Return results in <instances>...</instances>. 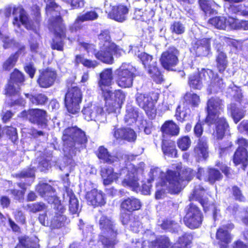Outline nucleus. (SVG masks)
<instances>
[{
  "label": "nucleus",
  "mask_w": 248,
  "mask_h": 248,
  "mask_svg": "<svg viewBox=\"0 0 248 248\" xmlns=\"http://www.w3.org/2000/svg\"><path fill=\"white\" fill-rule=\"evenodd\" d=\"M147 73L152 80L156 84H161L164 81L163 75L160 68L157 66L156 62L152 66H149Z\"/></svg>",
  "instance_id": "nucleus-38"
},
{
  "label": "nucleus",
  "mask_w": 248,
  "mask_h": 248,
  "mask_svg": "<svg viewBox=\"0 0 248 248\" xmlns=\"http://www.w3.org/2000/svg\"><path fill=\"white\" fill-rule=\"evenodd\" d=\"M153 95H155L153 92L148 94L138 93L136 98L138 105L144 110L148 117L151 120L155 119L156 115L155 104L157 98L153 99Z\"/></svg>",
  "instance_id": "nucleus-10"
},
{
  "label": "nucleus",
  "mask_w": 248,
  "mask_h": 248,
  "mask_svg": "<svg viewBox=\"0 0 248 248\" xmlns=\"http://www.w3.org/2000/svg\"><path fill=\"white\" fill-rule=\"evenodd\" d=\"M179 51L175 46H170L163 51L159 61L162 67L167 71H172L179 63Z\"/></svg>",
  "instance_id": "nucleus-13"
},
{
  "label": "nucleus",
  "mask_w": 248,
  "mask_h": 248,
  "mask_svg": "<svg viewBox=\"0 0 248 248\" xmlns=\"http://www.w3.org/2000/svg\"><path fill=\"white\" fill-rule=\"evenodd\" d=\"M193 151L196 156L206 159L209 156V148L207 139L206 138L198 139Z\"/></svg>",
  "instance_id": "nucleus-28"
},
{
  "label": "nucleus",
  "mask_w": 248,
  "mask_h": 248,
  "mask_svg": "<svg viewBox=\"0 0 248 248\" xmlns=\"http://www.w3.org/2000/svg\"><path fill=\"white\" fill-rule=\"evenodd\" d=\"M160 227L162 230L165 231L175 233L178 232L180 225L179 223L174 220L166 218L162 220Z\"/></svg>",
  "instance_id": "nucleus-44"
},
{
  "label": "nucleus",
  "mask_w": 248,
  "mask_h": 248,
  "mask_svg": "<svg viewBox=\"0 0 248 248\" xmlns=\"http://www.w3.org/2000/svg\"><path fill=\"white\" fill-rule=\"evenodd\" d=\"M36 169L34 167L29 166L19 172L12 175V176L19 180L22 179H31L33 180L35 178Z\"/></svg>",
  "instance_id": "nucleus-42"
},
{
  "label": "nucleus",
  "mask_w": 248,
  "mask_h": 248,
  "mask_svg": "<svg viewBox=\"0 0 248 248\" xmlns=\"http://www.w3.org/2000/svg\"><path fill=\"white\" fill-rule=\"evenodd\" d=\"M188 85L191 89L200 90L203 87L202 73L200 71L195 72L188 76Z\"/></svg>",
  "instance_id": "nucleus-34"
},
{
  "label": "nucleus",
  "mask_w": 248,
  "mask_h": 248,
  "mask_svg": "<svg viewBox=\"0 0 248 248\" xmlns=\"http://www.w3.org/2000/svg\"><path fill=\"white\" fill-rule=\"evenodd\" d=\"M132 213L131 212L121 211L120 218L123 225L129 224L131 230L134 231L135 228L139 227L140 221L136 218L135 216L132 215Z\"/></svg>",
  "instance_id": "nucleus-29"
},
{
  "label": "nucleus",
  "mask_w": 248,
  "mask_h": 248,
  "mask_svg": "<svg viewBox=\"0 0 248 248\" xmlns=\"http://www.w3.org/2000/svg\"><path fill=\"white\" fill-rule=\"evenodd\" d=\"M206 206L207 207V210H204V209L202 208L203 211L204 213H207L212 210V217L214 221H216L217 219V216L220 212V210L217 207L214 202H208Z\"/></svg>",
  "instance_id": "nucleus-60"
},
{
  "label": "nucleus",
  "mask_w": 248,
  "mask_h": 248,
  "mask_svg": "<svg viewBox=\"0 0 248 248\" xmlns=\"http://www.w3.org/2000/svg\"><path fill=\"white\" fill-rule=\"evenodd\" d=\"M82 97L81 89L78 86L68 87L64 97V105L67 111L73 115L79 113Z\"/></svg>",
  "instance_id": "nucleus-8"
},
{
  "label": "nucleus",
  "mask_w": 248,
  "mask_h": 248,
  "mask_svg": "<svg viewBox=\"0 0 248 248\" xmlns=\"http://www.w3.org/2000/svg\"><path fill=\"white\" fill-rule=\"evenodd\" d=\"M112 101L116 103H119V104L121 106L125 99L124 93L120 89L116 90L114 92H112Z\"/></svg>",
  "instance_id": "nucleus-64"
},
{
  "label": "nucleus",
  "mask_w": 248,
  "mask_h": 248,
  "mask_svg": "<svg viewBox=\"0 0 248 248\" xmlns=\"http://www.w3.org/2000/svg\"><path fill=\"white\" fill-rule=\"evenodd\" d=\"M138 58L140 60L141 63L144 66V68L147 67H149V66H152L151 62L153 59V56L146 52H142L138 54Z\"/></svg>",
  "instance_id": "nucleus-58"
},
{
  "label": "nucleus",
  "mask_w": 248,
  "mask_h": 248,
  "mask_svg": "<svg viewBox=\"0 0 248 248\" xmlns=\"http://www.w3.org/2000/svg\"><path fill=\"white\" fill-rule=\"evenodd\" d=\"M30 11L32 18L30 17L22 5L14 6L12 14L16 16L19 14V16L14 17L13 24L19 27L20 23L26 30L36 32L40 28L42 20L41 9L39 5L34 4L30 7Z\"/></svg>",
  "instance_id": "nucleus-3"
},
{
  "label": "nucleus",
  "mask_w": 248,
  "mask_h": 248,
  "mask_svg": "<svg viewBox=\"0 0 248 248\" xmlns=\"http://www.w3.org/2000/svg\"><path fill=\"white\" fill-rule=\"evenodd\" d=\"M74 63L77 66L81 64L87 68H94L98 65V62L95 60L84 58L83 54L76 55L75 57Z\"/></svg>",
  "instance_id": "nucleus-43"
},
{
  "label": "nucleus",
  "mask_w": 248,
  "mask_h": 248,
  "mask_svg": "<svg viewBox=\"0 0 248 248\" xmlns=\"http://www.w3.org/2000/svg\"><path fill=\"white\" fill-rule=\"evenodd\" d=\"M228 9L229 11L232 14L248 17V6L245 4H231Z\"/></svg>",
  "instance_id": "nucleus-48"
},
{
  "label": "nucleus",
  "mask_w": 248,
  "mask_h": 248,
  "mask_svg": "<svg viewBox=\"0 0 248 248\" xmlns=\"http://www.w3.org/2000/svg\"><path fill=\"white\" fill-rule=\"evenodd\" d=\"M190 52L196 57H208L212 55L211 38H202L195 39L191 43Z\"/></svg>",
  "instance_id": "nucleus-12"
},
{
  "label": "nucleus",
  "mask_w": 248,
  "mask_h": 248,
  "mask_svg": "<svg viewBox=\"0 0 248 248\" xmlns=\"http://www.w3.org/2000/svg\"><path fill=\"white\" fill-rule=\"evenodd\" d=\"M57 77L56 71L47 67L39 70L36 82L40 88L46 89L54 84Z\"/></svg>",
  "instance_id": "nucleus-15"
},
{
  "label": "nucleus",
  "mask_w": 248,
  "mask_h": 248,
  "mask_svg": "<svg viewBox=\"0 0 248 248\" xmlns=\"http://www.w3.org/2000/svg\"><path fill=\"white\" fill-rule=\"evenodd\" d=\"M223 178V175L218 169L212 167L207 168L204 178L205 182L213 185L217 182L222 181Z\"/></svg>",
  "instance_id": "nucleus-27"
},
{
  "label": "nucleus",
  "mask_w": 248,
  "mask_h": 248,
  "mask_svg": "<svg viewBox=\"0 0 248 248\" xmlns=\"http://www.w3.org/2000/svg\"><path fill=\"white\" fill-rule=\"evenodd\" d=\"M66 217L63 215H55L51 221V226L53 228L58 229L64 226Z\"/></svg>",
  "instance_id": "nucleus-55"
},
{
  "label": "nucleus",
  "mask_w": 248,
  "mask_h": 248,
  "mask_svg": "<svg viewBox=\"0 0 248 248\" xmlns=\"http://www.w3.org/2000/svg\"><path fill=\"white\" fill-rule=\"evenodd\" d=\"M205 191V189L202 186H199L198 187H194L188 196V200L190 202L194 201L198 202L202 205V208H204V210H207V207L206 206L209 200L207 198H203L202 193Z\"/></svg>",
  "instance_id": "nucleus-25"
},
{
  "label": "nucleus",
  "mask_w": 248,
  "mask_h": 248,
  "mask_svg": "<svg viewBox=\"0 0 248 248\" xmlns=\"http://www.w3.org/2000/svg\"><path fill=\"white\" fill-rule=\"evenodd\" d=\"M129 9L126 5L120 4L112 6L108 16L110 19L122 22L126 20V15Z\"/></svg>",
  "instance_id": "nucleus-24"
},
{
  "label": "nucleus",
  "mask_w": 248,
  "mask_h": 248,
  "mask_svg": "<svg viewBox=\"0 0 248 248\" xmlns=\"http://www.w3.org/2000/svg\"><path fill=\"white\" fill-rule=\"evenodd\" d=\"M85 198L88 204L94 207L103 206L106 203L104 193L95 188L87 192Z\"/></svg>",
  "instance_id": "nucleus-20"
},
{
  "label": "nucleus",
  "mask_w": 248,
  "mask_h": 248,
  "mask_svg": "<svg viewBox=\"0 0 248 248\" xmlns=\"http://www.w3.org/2000/svg\"><path fill=\"white\" fill-rule=\"evenodd\" d=\"M5 133L8 138L14 143L18 140V135L16 128L11 126L5 127Z\"/></svg>",
  "instance_id": "nucleus-61"
},
{
  "label": "nucleus",
  "mask_w": 248,
  "mask_h": 248,
  "mask_svg": "<svg viewBox=\"0 0 248 248\" xmlns=\"http://www.w3.org/2000/svg\"><path fill=\"white\" fill-rule=\"evenodd\" d=\"M232 162L234 166L241 164L245 169L248 165V151L236 149L232 156Z\"/></svg>",
  "instance_id": "nucleus-33"
},
{
  "label": "nucleus",
  "mask_w": 248,
  "mask_h": 248,
  "mask_svg": "<svg viewBox=\"0 0 248 248\" xmlns=\"http://www.w3.org/2000/svg\"><path fill=\"white\" fill-rule=\"evenodd\" d=\"M24 74L17 68H15L10 73L8 81L19 86H24L26 81Z\"/></svg>",
  "instance_id": "nucleus-40"
},
{
  "label": "nucleus",
  "mask_w": 248,
  "mask_h": 248,
  "mask_svg": "<svg viewBox=\"0 0 248 248\" xmlns=\"http://www.w3.org/2000/svg\"><path fill=\"white\" fill-rule=\"evenodd\" d=\"M18 58L16 53L11 54L10 56L3 62L2 69L4 71H10L16 64Z\"/></svg>",
  "instance_id": "nucleus-50"
},
{
  "label": "nucleus",
  "mask_w": 248,
  "mask_h": 248,
  "mask_svg": "<svg viewBox=\"0 0 248 248\" xmlns=\"http://www.w3.org/2000/svg\"><path fill=\"white\" fill-rule=\"evenodd\" d=\"M63 22V18L60 15L52 16L48 20V28L53 30L54 34L50 43V47L52 50L62 51L64 49V39L66 38V29Z\"/></svg>",
  "instance_id": "nucleus-6"
},
{
  "label": "nucleus",
  "mask_w": 248,
  "mask_h": 248,
  "mask_svg": "<svg viewBox=\"0 0 248 248\" xmlns=\"http://www.w3.org/2000/svg\"><path fill=\"white\" fill-rule=\"evenodd\" d=\"M193 240V235L189 232H185L179 237L176 244L178 248H190Z\"/></svg>",
  "instance_id": "nucleus-45"
},
{
  "label": "nucleus",
  "mask_w": 248,
  "mask_h": 248,
  "mask_svg": "<svg viewBox=\"0 0 248 248\" xmlns=\"http://www.w3.org/2000/svg\"><path fill=\"white\" fill-rule=\"evenodd\" d=\"M98 80V86L101 91L103 98L108 100L113 94L112 91L109 88L113 83V72L111 68L104 69L100 73Z\"/></svg>",
  "instance_id": "nucleus-11"
},
{
  "label": "nucleus",
  "mask_w": 248,
  "mask_h": 248,
  "mask_svg": "<svg viewBox=\"0 0 248 248\" xmlns=\"http://www.w3.org/2000/svg\"><path fill=\"white\" fill-rule=\"evenodd\" d=\"M216 51L217 54L215 57L216 67L218 72L223 74L228 66V56L225 52L219 48L217 49Z\"/></svg>",
  "instance_id": "nucleus-26"
},
{
  "label": "nucleus",
  "mask_w": 248,
  "mask_h": 248,
  "mask_svg": "<svg viewBox=\"0 0 248 248\" xmlns=\"http://www.w3.org/2000/svg\"><path fill=\"white\" fill-rule=\"evenodd\" d=\"M161 131L165 135L176 136L179 135L180 128L173 121L169 120L162 125Z\"/></svg>",
  "instance_id": "nucleus-37"
},
{
  "label": "nucleus",
  "mask_w": 248,
  "mask_h": 248,
  "mask_svg": "<svg viewBox=\"0 0 248 248\" xmlns=\"http://www.w3.org/2000/svg\"><path fill=\"white\" fill-rule=\"evenodd\" d=\"M95 155L98 158L102 160L104 163L112 164L115 161V156L112 155L108 150V149L103 146H100L98 147Z\"/></svg>",
  "instance_id": "nucleus-35"
},
{
  "label": "nucleus",
  "mask_w": 248,
  "mask_h": 248,
  "mask_svg": "<svg viewBox=\"0 0 248 248\" xmlns=\"http://www.w3.org/2000/svg\"><path fill=\"white\" fill-rule=\"evenodd\" d=\"M204 219V215L200 208L192 202L190 203L183 218L185 225L190 229L200 227Z\"/></svg>",
  "instance_id": "nucleus-9"
},
{
  "label": "nucleus",
  "mask_w": 248,
  "mask_h": 248,
  "mask_svg": "<svg viewBox=\"0 0 248 248\" xmlns=\"http://www.w3.org/2000/svg\"><path fill=\"white\" fill-rule=\"evenodd\" d=\"M20 117L29 120L30 122L38 125L46 126L47 125V112L40 108H29L20 112Z\"/></svg>",
  "instance_id": "nucleus-14"
},
{
  "label": "nucleus",
  "mask_w": 248,
  "mask_h": 248,
  "mask_svg": "<svg viewBox=\"0 0 248 248\" xmlns=\"http://www.w3.org/2000/svg\"><path fill=\"white\" fill-rule=\"evenodd\" d=\"M82 113L87 121H96L104 114V110L102 107L90 103L84 106Z\"/></svg>",
  "instance_id": "nucleus-19"
},
{
  "label": "nucleus",
  "mask_w": 248,
  "mask_h": 248,
  "mask_svg": "<svg viewBox=\"0 0 248 248\" xmlns=\"http://www.w3.org/2000/svg\"><path fill=\"white\" fill-rule=\"evenodd\" d=\"M186 101L192 107L196 108L199 106L200 103V98L197 94L195 93H186Z\"/></svg>",
  "instance_id": "nucleus-57"
},
{
  "label": "nucleus",
  "mask_w": 248,
  "mask_h": 248,
  "mask_svg": "<svg viewBox=\"0 0 248 248\" xmlns=\"http://www.w3.org/2000/svg\"><path fill=\"white\" fill-rule=\"evenodd\" d=\"M139 117L138 108L131 105H127L125 109V114L124 117V122L128 125L136 123Z\"/></svg>",
  "instance_id": "nucleus-32"
},
{
  "label": "nucleus",
  "mask_w": 248,
  "mask_h": 248,
  "mask_svg": "<svg viewBox=\"0 0 248 248\" xmlns=\"http://www.w3.org/2000/svg\"><path fill=\"white\" fill-rule=\"evenodd\" d=\"M195 175V171L190 168H177L176 170L168 169L165 175L161 178V181L157 184L161 186H167L168 190L171 194H178L184 188L183 182L190 181Z\"/></svg>",
  "instance_id": "nucleus-2"
},
{
  "label": "nucleus",
  "mask_w": 248,
  "mask_h": 248,
  "mask_svg": "<svg viewBox=\"0 0 248 248\" xmlns=\"http://www.w3.org/2000/svg\"><path fill=\"white\" fill-rule=\"evenodd\" d=\"M170 30L172 33L177 35L183 34L186 31L184 25L180 21H175L170 26Z\"/></svg>",
  "instance_id": "nucleus-54"
},
{
  "label": "nucleus",
  "mask_w": 248,
  "mask_h": 248,
  "mask_svg": "<svg viewBox=\"0 0 248 248\" xmlns=\"http://www.w3.org/2000/svg\"><path fill=\"white\" fill-rule=\"evenodd\" d=\"M67 196L69 197V211L72 215L78 213L79 202L75 194L72 189L66 190Z\"/></svg>",
  "instance_id": "nucleus-41"
},
{
  "label": "nucleus",
  "mask_w": 248,
  "mask_h": 248,
  "mask_svg": "<svg viewBox=\"0 0 248 248\" xmlns=\"http://www.w3.org/2000/svg\"><path fill=\"white\" fill-rule=\"evenodd\" d=\"M98 225L101 233L99 235V241L104 248H114L117 243L116 236L118 234L115 227L114 221L105 215L102 211H99Z\"/></svg>",
  "instance_id": "nucleus-5"
},
{
  "label": "nucleus",
  "mask_w": 248,
  "mask_h": 248,
  "mask_svg": "<svg viewBox=\"0 0 248 248\" xmlns=\"http://www.w3.org/2000/svg\"><path fill=\"white\" fill-rule=\"evenodd\" d=\"M227 111L231 114V116L235 124H237L245 115V111L239 108L235 103H231L227 106Z\"/></svg>",
  "instance_id": "nucleus-36"
},
{
  "label": "nucleus",
  "mask_w": 248,
  "mask_h": 248,
  "mask_svg": "<svg viewBox=\"0 0 248 248\" xmlns=\"http://www.w3.org/2000/svg\"><path fill=\"white\" fill-rule=\"evenodd\" d=\"M35 190L40 196L44 198L47 203L52 202L57 196L56 189L46 183H39L35 186Z\"/></svg>",
  "instance_id": "nucleus-21"
},
{
  "label": "nucleus",
  "mask_w": 248,
  "mask_h": 248,
  "mask_svg": "<svg viewBox=\"0 0 248 248\" xmlns=\"http://www.w3.org/2000/svg\"><path fill=\"white\" fill-rule=\"evenodd\" d=\"M116 82L122 88L132 86L134 78L141 75V73L130 63H123L115 71Z\"/></svg>",
  "instance_id": "nucleus-7"
},
{
  "label": "nucleus",
  "mask_w": 248,
  "mask_h": 248,
  "mask_svg": "<svg viewBox=\"0 0 248 248\" xmlns=\"http://www.w3.org/2000/svg\"><path fill=\"white\" fill-rule=\"evenodd\" d=\"M166 172L164 173L158 168H155L151 169L149 172V180L150 181L153 182L155 179L160 178V181L156 184V187H166L168 188V183H167V186H161L157 185L161 181V178L165 175Z\"/></svg>",
  "instance_id": "nucleus-51"
},
{
  "label": "nucleus",
  "mask_w": 248,
  "mask_h": 248,
  "mask_svg": "<svg viewBox=\"0 0 248 248\" xmlns=\"http://www.w3.org/2000/svg\"><path fill=\"white\" fill-rule=\"evenodd\" d=\"M176 143L181 151H186L191 145V140L188 135L181 136L177 140Z\"/></svg>",
  "instance_id": "nucleus-49"
},
{
  "label": "nucleus",
  "mask_w": 248,
  "mask_h": 248,
  "mask_svg": "<svg viewBox=\"0 0 248 248\" xmlns=\"http://www.w3.org/2000/svg\"><path fill=\"white\" fill-rule=\"evenodd\" d=\"M161 150L163 154L170 157H177V150L174 141L163 139L161 141Z\"/></svg>",
  "instance_id": "nucleus-31"
},
{
  "label": "nucleus",
  "mask_w": 248,
  "mask_h": 248,
  "mask_svg": "<svg viewBox=\"0 0 248 248\" xmlns=\"http://www.w3.org/2000/svg\"><path fill=\"white\" fill-rule=\"evenodd\" d=\"M222 100L218 97L212 96L206 102V116L204 122L208 125L214 124L212 134L213 139L221 140L230 131V125L226 117H219L224 112Z\"/></svg>",
  "instance_id": "nucleus-1"
},
{
  "label": "nucleus",
  "mask_w": 248,
  "mask_h": 248,
  "mask_svg": "<svg viewBox=\"0 0 248 248\" xmlns=\"http://www.w3.org/2000/svg\"><path fill=\"white\" fill-rule=\"evenodd\" d=\"M59 7V5L55 2V0H47V3L46 4L45 11L47 14L52 15L54 12H57L56 9ZM59 15H60V11H58Z\"/></svg>",
  "instance_id": "nucleus-63"
},
{
  "label": "nucleus",
  "mask_w": 248,
  "mask_h": 248,
  "mask_svg": "<svg viewBox=\"0 0 248 248\" xmlns=\"http://www.w3.org/2000/svg\"><path fill=\"white\" fill-rule=\"evenodd\" d=\"M100 175L105 186L111 184L114 181H117L119 177L118 173L115 172L113 168L110 167L102 168Z\"/></svg>",
  "instance_id": "nucleus-30"
},
{
  "label": "nucleus",
  "mask_w": 248,
  "mask_h": 248,
  "mask_svg": "<svg viewBox=\"0 0 248 248\" xmlns=\"http://www.w3.org/2000/svg\"><path fill=\"white\" fill-rule=\"evenodd\" d=\"M142 206L140 199L134 197H128L120 201V209L121 211L134 212L139 210Z\"/></svg>",
  "instance_id": "nucleus-23"
},
{
  "label": "nucleus",
  "mask_w": 248,
  "mask_h": 248,
  "mask_svg": "<svg viewBox=\"0 0 248 248\" xmlns=\"http://www.w3.org/2000/svg\"><path fill=\"white\" fill-rule=\"evenodd\" d=\"M64 135L70 138L75 144L82 145L88 141L85 132L77 126L67 127L64 130Z\"/></svg>",
  "instance_id": "nucleus-17"
},
{
  "label": "nucleus",
  "mask_w": 248,
  "mask_h": 248,
  "mask_svg": "<svg viewBox=\"0 0 248 248\" xmlns=\"http://www.w3.org/2000/svg\"><path fill=\"white\" fill-rule=\"evenodd\" d=\"M48 97L42 93L31 95L30 100L33 104L36 106L45 105L48 101Z\"/></svg>",
  "instance_id": "nucleus-53"
},
{
  "label": "nucleus",
  "mask_w": 248,
  "mask_h": 248,
  "mask_svg": "<svg viewBox=\"0 0 248 248\" xmlns=\"http://www.w3.org/2000/svg\"><path fill=\"white\" fill-rule=\"evenodd\" d=\"M98 17V15L94 10L87 11L84 14L78 16L74 23L69 26V29L71 32H76L82 29L81 23L96 20Z\"/></svg>",
  "instance_id": "nucleus-18"
},
{
  "label": "nucleus",
  "mask_w": 248,
  "mask_h": 248,
  "mask_svg": "<svg viewBox=\"0 0 248 248\" xmlns=\"http://www.w3.org/2000/svg\"><path fill=\"white\" fill-rule=\"evenodd\" d=\"M20 91V86L8 81L5 87L4 94L8 97L19 96L21 94Z\"/></svg>",
  "instance_id": "nucleus-47"
},
{
  "label": "nucleus",
  "mask_w": 248,
  "mask_h": 248,
  "mask_svg": "<svg viewBox=\"0 0 248 248\" xmlns=\"http://www.w3.org/2000/svg\"><path fill=\"white\" fill-rule=\"evenodd\" d=\"M32 241L28 236H22L19 238V241L15 248H33Z\"/></svg>",
  "instance_id": "nucleus-62"
},
{
  "label": "nucleus",
  "mask_w": 248,
  "mask_h": 248,
  "mask_svg": "<svg viewBox=\"0 0 248 248\" xmlns=\"http://www.w3.org/2000/svg\"><path fill=\"white\" fill-rule=\"evenodd\" d=\"M149 246L151 248H169L171 246V242L169 237L161 235L152 241Z\"/></svg>",
  "instance_id": "nucleus-39"
},
{
  "label": "nucleus",
  "mask_w": 248,
  "mask_h": 248,
  "mask_svg": "<svg viewBox=\"0 0 248 248\" xmlns=\"http://www.w3.org/2000/svg\"><path fill=\"white\" fill-rule=\"evenodd\" d=\"M229 224H224L219 226L217 230L216 238L220 248H229L232 237L229 231Z\"/></svg>",
  "instance_id": "nucleus-16"
},
{
  "label": "nucleus",
  "mask_w": 248,
  "mask_h": 248,
  "mask_svg": "<svg viewBox=\"0 0 248 248\" xmlns=\"http://www.w3.org/2000/svg\"><path fill=\"white\" fill-rule=\"evenodd\" d=\"M113 94L111 95L109 99L106 100L104 98L105 101V108L106 111L108 114L115 113L118 109H119L121 108V106L118 103H116L112 101V96Z\"/></svg>",
  "instance_id": "nucleus-52"
},
{
  "label": "nucleus",
  "mask_w": 248,
  "mask_h": 248,
  "mask_svg": "<svg viewBox=\"0 0 248 248\" xmlns=\"http://www.w3.org/2000/svg\"><path fill=\"white\" fill-rule=\"evenodd\" d=\"M215 166L220 171L223 173L226 177H229L231 174V168L227 164L220 161H217L216 162Z\"/></svg>",
  "instance_id": "nucleus-59"
},
{
  "label": "nucleus",
  "mask_w": 248,
  "mask_h": 248,
  "mask_svg": "<svg viewBox=\"0 0 248 248\" xmlns=\"http://www.w3.org/2000/svg\"><path fill=\"white\" fill-rule=\"evenodd\" d=\"M99 41V50H94L95 57L98 60L107 64H112L113 62V55L120 56L121 55V49L119 46L111 41L109 32L108 30H103L98 35Z\"/></svg>",
  "instance_id": "nucleus-4"
},
{
  "label": "nucleus",
  "mask_w": 248,
  "mask_h": 248,
  "mask_svg": "<svg viewBox=\"0 0 248 248\" xmlns=\"http://www.w3.org/2000/svg\"><path fill=\"white\" fill-rule=\"evenodd\" d=\"M48 203L54 204V208L56 211L55 215H63L66 210L65 206L62 203L61 200H60L58 196L56 198H54L52 202H49Z\"/></svg>",
  "instance_id": "nucleus-56"
},
{
  "label": "nucleus",
  "mask_w": 248,
  "mask_h": 248,
  "mask_svg": "<svg viewBox=\"0 0 248 248\" xmlns=\"http://www.w3.org/2000/svg\"><path fill=\"white\" fill-rule=\"evenodd\" d=\"M208 23L217 29L225 30L227 26V18L223 16H216L209 19Z\"/></svg>",
  "instance_id": "nucleus-46"
},
{
  "label": "nucleus",
  "mask_w": 248,
  "mask_h": 248,
  "mask_svg": "<svg viewBox=\"0 0 248 248\" xmlns=\"http://www.w3.org/2000/svg\"><path fill=\"white\" fill-rule=\"evenodd\" d=\"M113 135L119 141L134 142L137 139V134L134 130L127 127H115L113 130Z\"/></svg>",
  "instance_id": "nucleus-22"
}]
</instances>
